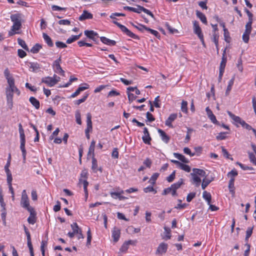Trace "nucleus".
<instances>
[{"mask_svg":"<svg viewBox=\"0 0 256 256\" xmlns=\"http://www.w3.org/2000/svg\"><path fill=\"white\" fill-rule=\"evenodd\" d=\"M20 205L22 208L27 210H28L30 208H33L30 205L28 198L26 194V190H24L22 192Z\"/></svg>","mask_w":256,"mask_h":256,"instance_id":"4","label":"nucleus"},{"mask_svg":"<svg viewBox=\"0 0 256 256\" xmlns=\"http://www.w3.org/2000/svg\"><path fill=\"white\" fill-rule=\"evenodd\" d=\"M127 94L128 102L130 104H131L133 100H135L136 98V96H134L133 94L128 92Z\"/></svg>","mask_w":256,"mask_h":256,"instance_id":"53","label":"nucleus"},{"mask_svg":"<svg viewBox=\"0 0 256 256\" xmlns=\"http://www.w3.org/2000/svg\"><path fill=\"white\" fill-rule=\"evenodd\" d=\"M18 130L20 136V144H25L26 143V139H25V134L24 132V130L22 128V125L21 124H18Z\"/></svg>","mask_w":256,"mask_h":256,"instance_id":"17","label":"nucleus"},{"mask_svg":"<svg viewBox=\"0 0 256 256\" xmlns=\"http://www.w3.org/2000/svg\"><path fill=\"white\" fill-rule=\"evenodd\" d=\"M196 193L195 192L188 194L186 196V200L190 202L196 196Z\"/></svg>","mask_w":256,"mask_h":256,"instance_id":"62","label":"nucleus"},{"mask_svg":"<svg viewBox=\"0 0 256 256\" xmlns=\"http://www.w3.org/2000/svg\"><path fill=\"white\" fill-rule=\"evenodd\" d=\"M165 25L170 34H173L178 32V30L176 29L172 28L168 23L166 22Z\"/></svg>","mask_w":256,"mask_h":256,"instance_id":"54","label":"nucleus"},{"mask_svg":"<svg viewBox=\"0 0 256 256\" xmlns=\"http://www.w3.org/2000/svg\"><path fill=\"white\" fill-rule=\"evenodd\" d=\"M235 76H234L232 79L229 81L227 88L226 91V95L228 96L230 91L232 90V86L234 84Z\"/></svg>","mask_w":256,"mask_h":256,"instance_id":"34","label":"nucleus"},{"mask_svg":"<svg viewBox=\"0 0 256 256\" xmlns=\"http://www.w3.org/2000/svg\"><path fill=\"white\" fill-rule=\"evenodd\" d=\"M6 172V176H7L8 184H12V175L10 172V171Z\"/></svg>","mask_w":256,"mask_h":256,"instance_id":"60","label":"nucleus"},{"mask_svg":"<svg viewBox=\"0 0 256 256\" xmlns=\"http://www.w3.org/2000/svg\"><path fill=\"white\" fill-rule=\"evenodd\" d=\"M194 25V32L195 34L198 35V37L201 36H203V34L202 32V30L199 26L198 22L194 20L193 22Z\"/></svg>","mask_w":256,"mask_h":256,"instance_id":"15","label":"nucleus"},{"mask_svg":"<svg viewBox=\"0 0 256 256\" xmlns=\"http://www.w3.org/2000/svg\"><path fill=\"white\" fill-rule=\"evenodd\" d=\"M226 134H229V132H220L216 136V139L218 140H225L226 136H225Z\"/></svg>","mask_w":256,"mask_h":256,"instance_id":"45","label":"nucleus"},{"mask_svg":"<svg viewBox=\"0 0 256 256\" xmlns=\"http://www.w3.org/2000/svg\"><path fill=\"white\" fill-rule=\"evenodd\" d=\"M88 94H86L81 99L75 100L74 102V104L76 105H79L81 103L84 102L88 98Z\"/></svg>","mask_w":256,"mask_h":256,"instance_id":"49","label":"nucleus"},{"mask_svg":"<svg viewBox=\"0 0 256 256\" xmlns=\"http://www.w3.org/2000/svg\"><path fill=\"white\" fill-rule=\"evenodd\" d=\"M8 86L6 88V95H14V92H16L18 95L20 94V91L16 87L14 84V79H8Z\"/></svg>","mask_w":256,"mask_h":256,"instance_id":"3","label":"nucleus"},{"mask_svg":"<svg viewBox=\"0 0 256 256\" xmlns=\"http://www.w3.org/2000/svg\"><path fill=\"white\" fill-rule=\"evenodd\" d=\"M237 164H238V166H240V168L242 169L243 170H254V168L251 166H245L240 162H237Z\"/></svg>","mask_w":256,"mask_h":256,"instance_id":"56","label":"nucleus"},{"mask_svg":"<svg viewBox=\"0 0 256 256\" xmlns=\"http://www.w3.org/2000/svg\"><path fill=\"white\" fill-rule=\"evenodd\" d=\"M120 234V230L116 226H114L112 231V237L113 238L114 241L117 242L119 240Z\"/></svg>","mask_w":256,"mask_h":256,"instance_id":"14","label":"nucleus"},{"mask_svg":"<svg viewBox=\"0 0 256 256\" xmlns=\"http://www.w3.org/2000/svg\"><path fill=\"white\" fill-rule=\"evenodd\" d=\"M61 62V57L60 56L58 59L56 60L54 63V71L58 74H60L62 76H64V72L60 66V63Z\"/></svg>","mask_w":256,"mask_h":256,"instance_id":"6","label":"nucleus"},{"mask_svg":"<svg viewBox=\"0 0 256 256\" xmlns=\"http://www.w3.org/2000/svg\"><path fill=\"white\" fill-rule=\"evenodd\" d=\"M10 160H11V155L10 154H8V157L7 162H6V164L4 166V170H5L6 172L10 171V170H9L8 168H9V166H10Z\"/></svg>","mask_w":256,"mask_h":256,"instance_id":"59","label":"nucleus"},{"mask_svg":"<svg viewBox=\"0 0 256 256\" xmlns=\"http://www.w3.org/2000/svg\"><path fill=\"white\" fill-rule=\"evenodd\" d=\"M206 112L208 118L212 122L215 124L220 126V122L216 120V116L213 114L212 112L208 107L206 108Z\"/></svg>","mask_w":256,"mask_h":256,"instance_id":"10","label":"nucleus"},{"mask_svg":"<svg viewBox=\"0 0 256 256\" xmlns=\"http://www.w3.org/2000/svg\"><path fill=\"white\" fill-rule=\"evenodd\" d=\"M119 28L122 32H124L128 36L134 39H139V38L138 36L132 32L124 25L121 24Z\"/></svg>","mask_w":256,"mask_h":256,"instance_id":"11","label":"nucleus"},{"mask_svg":"<svg viewBox=\"0 0 256 256\" xmlns=\"http://www.w3.org/2000/svg\"><path fill=\"white\" fill-rule=\"evenodd\" d=\"M18 44L20 45L26 50H27V51L29 50L28 46H27L25 42L23 40H22L20 38H18Z\"/></svg>","mask_w":256,"mask_h":256,"instance_id":"41","label":"nucleus"},{"mask_svg":"<svg viewBox=\"0 0 256 256\" xmlns=\"http://www.w3.org/2000/svg\"><path fill=\"white\" fill-rule=\"evenodd\" d=\"M159 176L158 173H154L150 178V180H152V185H154L156 184V179Z\"/></svg>","mask_w":256,"mask_h":256,"instance_id":"57","label":"nucleus"},{"mask_svg":"<svg viewBox=\"0 0 256 256\" xmlns=\"http://www.w3.org/2000/svg\"><path fill=\"white\" fill-rule=\"evenodd\" d=\"M192 172L190 174L192 178L191 182L192 184H195L196 186H198L201 182V179L198 177V176L204 177L202 180V190H204L213 180L212 179L210 180L206 177V173L203 170L194 168Z\"/></svg>","mask_w":256,"mask_h":256,"instance_id":"1","label":"nucleus"},{"mask_svg":"<svg viewBox=\"0 0 256 256\" xmlns=\"http://www.w3.org/2000/svg\"><path fill=\"white\" fill-rule=\"evenodd\" d=\"M10 19L13 22V25L10 30L8 32L9 36H12L16 34L17 32H16L20 29L22 27V14H12L10 16Z\"/></svg>","mask_w":256,"mask_h":256,"instance_id":"2","label":"nucleus"},{"mask_svg":"<svg viewBox=\"0 0 256 256\" xmlns=\"http://www.w3.org/2000/svg\"><path fill=\"white\" fill-rule=\"evenodd\" d=\"M71 228L75 234H78L80 231H81L82 230L78 227V224L76 222H74L71 224Z\"/></svg>","mask_w":256,"mask_h":256,"instance_id":"44","label":"nucleus"},{"mask_svg":"<svg viewBox=\"0 0 256 256\" xmlns=\"http://www.w3.org/2000/svg\"><path fill=\"white\" fill-rule=\"evenodd\" d=\"M184 184V180L182 178H180L179 180L172 184L170 186L172 190H177L178 188L180 187V186Z\"/></svg>","mask_w":256,"mask_h":256,"instance_id":"33","label":"nucleus"},{"mask_svg":"<svg viewBox=\"0 0 256 256\" xmlns=\"http://www.w3.org/2000/svg\"><path fill=\"white\" fill-rule=\"evenodd\" d=\"M84 85L86 86H80L76 90V91L71 95L70 97L74 98V97L76 96H78L80 94V92L88 88V84H84Z\"/></svg>","mask_w":256,"mask_h":256,"instance_id":"22","label":"nucleus"},{"mask_svg":"<svg viewBox=\"0 0 256 256\" xmlns=\"http://www.w3.org/2000/svg\"><path fill=\"white\" fill-rule=\"evenodd\" d=\"M174 156L175 158L182 161V162L187 164L189 162V160L186 158V157L182 154L178 153H174Z\"/></svg>","mask_w":256,"mask_h":256,"instance_id":"29","label":"nucleus"},{"mask_svg":"<svg viewBox=\"0 0 256 256\" xmlns=\"http://www.w3.org/2000/svg\"><path fill=\"white\" fill-rule=\"evenodd\" d=\"M234 178H231L228 183V188L230 192L232 194V196L234 195Z\"/></svg>","mask_w":256,"mask_h":256,"instance_id":"24","label":"nucleus"},{"mask_svg":"<svg viewBox=\"0 0 256 256\" xmlns=\"http://www.w3.org/2000/svg\"><path fill=\"white\" fill-rule=\"evenodd\" d=\"M29 100L32 104L36 108L38 109L40 108V102L36 98L34 97H30Z\"/></svg>","mask_w":256,"mask_h":256,"instance_id":"25","label":"nucleus"},{"mask_svg":"<svg viewBox=\"0 0 256 256\" xmlns=\"http://www.w3.org/2000/svg\"><path fill=\"white\" fill-rule=\"evenodd\" d=\"M248 153L250 162L256 166V158L254 154L252 152H248Z\"/></svg>","mask_w":256,"mask_h":256,"instance_id":"47","label":"nucleus"},{"mask_svg":"<svg viewBox=\"0 0 256 256\" xmlns=\"http://www.w3.org/2000/svg\"><path fill=\"white\" fill-rule=\"evenodd\" d=\"M153 185L152 186H148L146 188H144V192L146 193H148V192H154V194H156V190H155L154 188H153Z\"/></svg>","mask_w":256,"mask_h":256,"instance_id":"51","label":"nucleus"},{"mask_svg":"<svg viewBox=\"0 0 256 256\" xmlns=\"http://www.w3.org/2000/svg\"><path fill=\"white\" fill-rule=\"evenodd\" d=\"M244 12L247 14L248 17V21L247 22L246 25H248L252 26V18H253V14H252L246 8H244Z\"/></svg>","mask_w":256,"mask_h":256,"instance_id":"27","label":"nucleus"},{"mask_svg":"<svg viewBox=\"0 0 256 256\" xmlns=\"http://www.w3.org/2000/svg\"><path fill=\"white\" fill-rule=\"evenodd\" d=\"M144 135L142 137L144 142L146 144H150L152 138L146 128H144Z\"/></svg>","mask_w":256,"mask_h":256,"instance_id":"13","label":"nucleus"},{"mask_svg":"<svg viewBox=\"0 0 256 256\" xmlns=\"http://www.w3.org/2000/svg\"><path fill=\"white\" fill-rule=\"evenodd\" d=\"M100 39L102 43L108 46H114L116 44V41L108 39L104 36H101Z\"/></svg>","mask_w":256,"mask_h":256,"instance_id":"21","label":"nucleus"},{"mask_svg":"<svg viewBox=\"0 0 256 256\" xmlns=\"http://www.w3.org/2000/svg\"><path fill=\"white\" fill-rule=\"evenodd\" d=\"M75 118H76V123L80 125H81L82 122V120H81L80 112L79 110H76V113H75Z\"/></svg>","mask_w":256,"mask_h":256,"instance_id":"43","label":"nucleus"},{"mask_svg":"<svg viewBox=\"0 0 256 256\" xmlns=\"http://www.w3.org/2000/svg\"><path fill=\"white\" fill-rule=\"evenodd\" d=\"M140 26L144 28L145 30L150 32L152 34H154L156 38H159L160 36L159 33L156 30H152L149 28L146 27L144 25H140Z\"/></svg>","mask_w":256,"mask_h":256,"instance_id":"35","label":"nucleus"},{"mask_svg":"<svg viewBox=\"0 0 256 256\" xmlns=\"http://www.w3.org/2000/svg\"><path fill=\"white\" fill-rule=\"evenodd\" d=\"M196 16L204 24H207V20L205 15L200 11L196 10Z\"/></svg>","mask_w":256,"mask_h":256,"instance_id":"23","label":"nucleus"},{"mask_svg":"<svg viewBox=\"0 0 256 256\" xmlns=\"http://www.w3.org/2000/svg\"><path fill=\"white\" fill-rule=\"evenodd\" d=\"M86 125L87 128L85 130V133H89L90 132L92 131V115L89 112L86 114Z\"/></svg>","mask_w":256,"mask_h":256,"instance_id":"12","label":"nucleus"},{"mask_svg":"<svg viewBox=\"0 0 256 256\" xmlns=\"http://www.w3.org/2000/svg\"><path fill=\"white\" fill-rule=\"evenodd\" d=\"M168 248V246L164 242L160 243L157 248L156 254L162 256L166 252Z\"/></svg>","mask_w":256,"mask_h":256,"instance_id":"7","label":"nucleus"},{"mask_svg":"<svg viewBox=\"0 0 256 256\" xmlns=\"http://www.w3.org/2000/svg\"><path fill=\"white\" fill-rule=\"evenodd\" d=\"M42 48V46L41 44H34L33 47L30 50V52L33 54L38 53L39 50Z\"/></svg>","mask_w":256,"mask_h":256,"instance_id":"38","label":"nucleus"},{"mask_svg":"<svg viewBox=\"0 0 256 256\" xmlns=\"http://www.w3.org/2000/svg\"><path fill=\"white\" fill-rule=\"evenodd\" d=\"M43 38L44 40L46 42L48 46L52 47L54 46V44L51 38L46 33H43Z\"/></svg>","mask_w":256,"mask_h":256,"instance_id":"31","label":"nucleus"},{"mask_svg":"<svg viewBox=\"0 0 256 256\" xmlns=\"http://www.w3.org/2000/svg\"><path fill=\"white\" fill-rule=\"evenodd\" d=\"M28 211L30 213V216L28 218V222L29 224H34L36 220V212L34 208H30Z\"/></svg>","mask_w":256,"mask_h":256,"instance_id":"9","label":"nucleus"},{"mask_svg":"<svg viewBox=\"0 0 256 256\" xmlns=\"http://www.w3.org/2000/svg\"><path fill=\"white\" fill-rule=\"evenodd\" d=\"M110 195L111 197L114 199H118L120 194H124V191L123 190H120L118 192H110Z\"/></svg>","mask_w":256,"mask_h":256,"instance_id":"37","label":"nucleus"},{"mask_svg":"<svg viewBox=\"0 0 256 256\" xmlns=\"http://www.w3.org/2000/svg\"><path fill=\"white\" fill-rule=\"evenodd\" d=\"M226 50H224L222 53V61L220 64V69H224L226 63Z\"/></svg>","mask_w":256,"mask_h":256,"instance_id":"30","label":"nucleus"},{"mask_svg":"<svg viewBox=\"0 0 256 256\" xmlns=\"http://www.w3.org/2000/svg\"><path fill=\"white\" fill-rule=\"evenodd\" d=\"M158 132L160 134L162 140L166 144H168L170 140V136H168L166 133L161 129H158Z\"/></svg>","mask_w":256,"mask_h":256,"instance_id":"19","label":"nucleus"},{"mask_svg":"<svg viewBox=\"0 0 256 256\" xmlns=\"http://www.w3.org/2000/svg\"><path fill=\"white\" fill-rule=\"evenodd\" d=\"M146 117L147 118V120L149 122H152L154 121L155 118L152 116V114L150 113V112H147L146 114Z\"/></svg>","mask_w":256,"mask_h":256,"instance_id":"61","label":"nucleus"},{"mask_svg":"<svg viewBox=\"0 0 256 256\" xmlns=\"http://www.w3.org/2000/svg\"><path fill=\"white\" fill-rule=\"evenodd\" d=\"M92 169L93 170V171L94 172H97L98 169V164H97V160L96 158L94 157H92Z\"/></svg>","mask_w":256,"mask_h":256,"instance_id":"42","label":"nucleus"},{"mask_svg":"<svg viewBox=\"0 0 256 256\" xmlns=\"http://www.w3.org/2000/svg\"><path fill=\"white\" fill-rule=\"evenodd\" d=\"M181 110L184 113L188 112V102L185 100H182L181 104Z\"/></svg>","mask_w":256,"mask_h":256,"instance_id":"48","label":"nucleus"},{"mask_svg":"<svg viewBox=\"0 0 256 256\" xmlns=\"http://www.w3.org/2000/svg\"><path fill=\"white\" fill-rule=\"evenodd\" d=\"M25 233L26 236L28 247L32 246V242H31L30 234V232L28 231H27V232H25Z\"/></svg>","mask_w":256,"mask_h":256,"instance_id":"55","label":"nucleus"},{"mask_svg":"<svg viewBox=\"0 0 256 256\" xmlns=\"http://www.w3.org/2000/svg\"><path fill=\"white\" fill-rule=\"evenodd\" d=\"M203 198L206 200L208 204H210L211 202L212 196L210 193L206 191H204L202 194Z\"/></svg>","mask_w":256,"mask_h":256,"instance_id":"36","label":"nucleus"},{"mask_svg":"<svg viewBox=\"0 0 256 256\" xmlns=\"http://www.w3.org/2000/svg\"><path fill=\"white\" fill-rule=\"evenodd\" d=\"M82 183L84 186V191L85 196L86 198L88 196V191L87 189L88 186V182L86 180H82V178H80L79 180V184Z\"/></svg>","mask_w":256,"mask_h":256,"instance_id":"28","label":"nucleus"},{"mask_svg":"<svg viewBox=\"0 0 256 256\" xmlns=\"http://www.w3.org/2000/svg\"><path fill=\"white\" fill-rule=\"evenodd\" d=\"M56 46L57 48H60L67 47V46L65 43L60 41H57L56 42Z\"/></svg>","mask_w":256,"mask_h":256,"instance_id":"63","label":"nucleus"},{"mask_svg":"<svg viewBox=\"0 0 256 256\" xmlns=\"http://www.w3.org/2000/svg\"><path fill=\"white\" fill-rule=\"evenodd\" d=\"M177 118V114H171L169 117L168 118V119L166 120L165 124L166 126L170 127L172 128L173 126L172 124V122L174 121Z\"/></svg>","mask_w":256,"mask_h":256,"instance_id":"18","label":"nucleus"},{"mask_svg":"<svg viewBox=\"0 0 256 256\" xmlns=\"http://www.w3.org/2000/svg\"><path fill=\"white\" fill-rule=\"evenodd\" d=\"M92 18L93 16L91 13L89 12L86 10H84L82 14L80 16L78 20L80 21H83L86 19H92Z\"/></svg>","mask_w":256,"mask_h":256,"instance_id":"16","label":"nucleus"},{"mask_svg":"<svg viewBox=\"0 0 256 256\" xmlns=\"http://www.w3.org/2000/svg\"><path fill=\"white\" fill-rule=\"evenodd\" d=\"M227 113L228 114V116H230V117L234 121L236 122L238 124H242V122L244 121V120H242V118L240 117L235 116L234 114H233L230 111H227Z\"/></svg>","mask_w":256,"mask_h":256,"instance_id":"20","label":"nucleus"},{"mask_svg":"<svg viewBox=\"0 0 256 256\" xmlns=\"http://www.w3.org/2000/svg\"><path fill=\"white\" fill-rule=\"evenodd\" d=\"M6 100H7V104L8 108L12 110V108L13 106V96L14 95H6Z\"/></svg>","mask_w":256,"mask_h":256,"instance_id":"39","label":"nucleus"},{"mask_svg":"<svg viewBox=\"0 0 256 256\" xmlns=\"http://www.w3.org/2000/svg\"><path fill=\"white\" fill-rule=\"evenodd\" d=\"M20 148L22 152V156L23 158V162L25 163L26 160V152L25 148V144H20Z\"/></svg>","mask_w":256,"mask_h":256,"instance_id":"40","label":"nucleus"},{"mask_svg":"<svg viewBox=\"0 0 256 256\" xmlns=\"http://www.w3.org/2000/svg\"><path fill=\"white\" fill-rule=\"evenodd\" d=\"M84 34L88 38L92 40H94V36L98 35V33L94 32V30H86L84 32Z\"/></svg>","mask_w":256,"mask_h":256,"instance_id":"26","label":"nucleus"},{"mask_svg":"<svg viewBox=\"0 0 256 256\" xmlns=\"http://www.w3.org/2000/svg\"><path fill=\"white\" fill-rule=\"evenodd\" d=\"M179 168L188 172H190L191 170L190 167L189 166L182 163H181Z\"/></svg>","mask_w":256,"mask_h":256,"instance_id":"50","label":"nucleus"},{"mask_svg":"<svg viewBox=\"0 0 256 256\" xmlns=\"http://www.w3.org/2000/svg\"><path fill=\"white\" fill-rule=\"evenodd\" d=\"M28 64L30 65V68L32 69V71L33 72H36L40 68V64L38 62H30Z\"/></svg>","mask_w":256,"mask_h":256,"instance_id":"32","label":"nucleus"},{"mask_svg":"<svg viewBox=\"0 0 256 256\" xmlns=\"http://www.w3.org/2000/svg\"><path fill=\"white\" fill-rule=\"evenodd\" d=\"M58 82V80H56V79L50 76L43 78L42 79V82L46 84L49 86H54Z\"/></svg>","mask_w":256,"mask_h":256,"instance_id":"8","label":"nucleus"},{"mask_svg":"<svg viewBox=\"0 0 256 256\" xmlns=\"http://www.w3.org/2000/svg\"><path fill=\"white\" fill-rule=\"evenodd\" d=\"M47 245V241L46 240H42L41 242V246H40V250L42 252V256H45L44 255V247L46 246Z\"/></svg>","mask_w":256,"mask_h":256,"instance_id":"52","label":"nucleus"},{"mask_svg":"<svg viewBox=\"0 0 256 256\" xmlns=\"http://www.w3.org/2000/svg\"><path fill=\"white\" fill-rule=\"evenodd\" d=\"M224 32L225 41L228 43L230 42L231 38L230 37V33L228 30L226 28H224Z\"/></svg>","mask_w":256,"mask_h":256,"instance_id":"46","label":"nucleus"},{"mask_svg":"<svg viewBox=\"0 0 256 256\" xmlns=\"http://www.w3.org/2000/svg\"><path fill=\"white\" fill-rule=\"evenodd\" d=\"M245 31L242 34V38L245 43H248L250 39V34L251 33L252 27L250 26L246 25Z\"/></svg>","mask_w":256,"mask_h":256,"instance_id":"5","label":"nucleus"},{"mask_svg":"<svg viewBox=\"0 0 256 256\" xmlns=\"http://www.w3.org/2000/svg\"><path fill=\"white\" fill-rule=\"evenodd\" d=\"M207 0L206 1H200L198 2V6L202 9L207 10L208 6H206Z\"/></svg>","mask_w":256,"mask_h":256,"instance_id":"64","label":"nucleus"},{"mask_svg":"<svg viewBox=\"0 0 256 256\" xmlns=\"http://www.w3.org/2000/svg\"><path fill=\"white\" fill-rule=\"evenodd\" d=\"M4 75L7 80V81H8V79H14L12 76H10V71L8 68L5 69L4 71Z\"/></svg>","mask_w":256,"mask_h":256,"instance_id":"58","label":"nucleus"}]
</instances>
